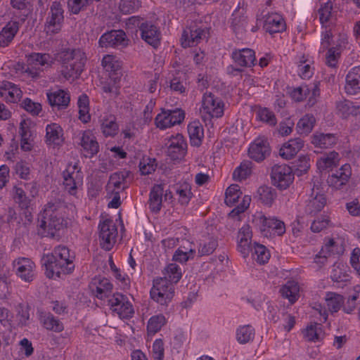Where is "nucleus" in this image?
Wrapping results in <instances>:
<instances>
[{"mask_svg":"<svg viewBox=\"0 0 360 360\" xmlns=\"http://www.w3.org/2000/svg\"><path fill=\"white\" fill-rule=\"evenodd\" d=\"M66 208L65 204L60 200L48 202L41 214L38 234L42 237H58V232L67 226Z\"/></svg>","mask_w":360,"mask_h":360,"instance_id":"obj_1","label":"nucleus"},{"mask_svg":"<svg viewBox=\"0 0 360 360\" xmlns=\"http://www.w3.org/2000/svg\"><path fill=\"white\" fill-rule=\"evenodd\" d=\"M304 336L309 341H319L323 338V333L321 323H311L304 331Z\"/></svg>","mask_w":360,"mask_h":360,"instance_id":"obj_44","label":"nucleus"},{"mask_svg":"<svg viewBox=\"0 0 360 360\" xmlns=\"http://www.w3.org/2000/svg\"><path fill=\"white\" fill-rule=\"evenodd\" d=\"M271 179L272 184L280 189H286L292 182L294 175L288 165H275L271 168Z\"/></svg>","mask_w":360,"mask_h":360,"instance_id":"obj_8","label":"nucleus"},{"mask_svg":"<svg viewBox=\"0 0 360 360\" xmlns=\"http://www.w3.org/2000/svg\"><path fill=\"white\" fill-rule=\"evenodd\" d=\"M304 141L296 138L289 140L279 150L280 155L286 160L292 158L303 147Z\"/></svg>","mask_w":360,"mask_h":360,"instance_id":"obj_26","label":"nucleus"},{"mask_svg":"<svg viewBox=\"0 0 360 360\" xmlns=\"http://www.w3.org/2000/svg\"><path fill=\"white\" fill-rule=\"evenodd\" d=\"M0 91V96H6L7 101L11 103H16L20 99L22 94L20 89L10 82H3Z\"/></svg>","mask_w":360,"mask_h":360,"instance_id":"obj_29","label":"nucleus"},{"mask_svg":"<svg viewBox=\"0 0 360 360\" xmlns=\"http://www.w3.org/2000/svg\"><path fill=\"white\" fill-rule=\"evenodd\" d=\"M188 133L191 144L195 146H199L204 137V131L201 123L196 120L191 122L188 125Z\"/></svg>","mask_w":360,"mask_h":360,"instance_id":"obj_35","label":"nucleus"},{"mask_svg":"<svg viewBox=\"0 0 360 360\" xmlns=\"http://www.w3.org/2000/svg\"><path fill=\"white\" fill-rule=\"evenodd\" d=\"M257 116L260 121L266 123L269 126H275L277 123L274 113L266 108L259 109L257 112Z\"/></svg>","mask_w":360,"mask_h":360,"instance_id":"obj_53","label":"nucleus"},{"mask_svg":"<svg viewBox=\"0 0 360 360\" xmlns=\"http://www.w3.org/2000/svg\"><path fill=\"white\" fill-rule=\"evenodd\" d=\"M232 57L235 63L241 67H250L254 65L255 61V52L250 49L235 51L233 53Z\"/></svg>","mask_w":360,"mask_h":360,"instance_id":"obj_32","label":"nucleus"},{"mask_svg":"<svg viewBox=\"0 0 360 360\" xmlns=\"http://www.w3.org/2000/svg\"><path fill=\"white\" fill-rule=\"evenodd\" d=\"M337 142V138L333 134L316 132L311 136V143L314 147L325 149L333 146Z\"/></svg>","mask_w":360,"mask_h":360,"instance_id":"obj_30","label":"nucleus"},{"mask_svg":"<svg viewBox=\"0 0 360 360\" xmlns=\"http://www.w3.org/2000/svg\"><path fill=\"white\" fill-rule=\"evenodd\" d=\"M346 242L342 237L329 238L321 250V254L342 255L345 250Z\"/></svg>","mask_w":360,"mask_h":360,"instance_id":"obj_23","label":"nucleus"},{"mask_svg":"<svg viewBox=\"0 0 360 360\" xmlns=\"http://www.w3.org/2000/svg\"><path fill=\"white\" fill-rule=\"evenodd\" d=\"M58 57L63 64L61 70L63 77L67 79L79 77L86 62L84 53L79 49H68L61 51Z\"/></svg>","mask_w":360,"mask_h":360,"instance_id":"obj_3","label":"nucleus"},{"mask_svg":"<svg viewBox=\"0 0 360 360\" xmlns=\"http://www.w3.org/2000/svg\"><path fill=\"white\" fill-rule=\"evenodd\" d=\"M110 309L120 319H129L134 314V308L127 297L120 293L113 294L108 300Z\"/></svg>","mask_w":360,"mask_h":360,"instance_id":"obj_9","label":"nucleus"},{"mask_svg":"<svg viewBox=\"0 0 360 360\" xmlns=\"http://www.w3.org/2000/svg\"><path fill=\"white\" fill-rule=\"evenodd\" d=\"M167 323V319L165 316L162 314H157L152 316L147 324V330L150 334H155L158 331L161 330L162 326H164Z\"/></svg>","mask_w":360,"mask_h":360,"instance_id":"obj_43","label":"nucleus"},{"mask_svg":"<svg viewBox=\"0 0 360 360\" xmlns=\"http://www.w3.org/2000/svg\"><path fill=\"white\" fill-rule=\"evenodd\" d=\"M176 194L179 195V202L183 205H187L192 195L190 186L187 184L180 185L176 188Z\"/></svg>","mask_w":360,"mask_h":360,"instance_id":"obj_55","label":"nucleus"},{"mask_svg":"<svg viewBox=\"0 0 360 360\" xmlns=\"http://www.w3.org/2000/svg\"><path fill=\"white\" fill-rule=\"evenodd\" d=\"M255 335V330L251 325L239 326L236 330V339L241 345L252 342Z\"/></svg>","mask_w":360,"mask_h":360,"instance_id":"obj_37","label":"nucleus"},{"mask_svg":"<svg viewBox=\"0 0 360 360\" xmlns=\"http://www.w3.org/2000/svg\"><path fill=\"white\" fill-rule=\"evenodd\" d=\"M155 160H150L149 158L143 159L139 163V170L143 175H147L151 174L155 170L156 165L154 164Z\"/></svg>","mask_w":360,"mask_h":360,"instance_id":"obj_63","label":"nucleus"},{"mask_svg":"<svg viewBox=\"0 0 360 360\" xmlns=\"http://www.w3.org/2000/svg\"><path fill=\"white\" fill-rule=\"evenodd\" d=\"M250 158L259 162L266 158L270 154V148L267 140L257 139L252 143L248 150Z\"/></svg>","mask_w":360,"mask_h":360,"instance_id":"obj_17","label":"nucleus"},{"mask_svg":"<svg viewBox=\"0 0 360 360\" xmlns=\"http://www.w3.org/2000/svg\"><path fill=\"white\" fill-rule=\"evenodd\" d=\"M325 301L328 311L335 313L342 307L345 300L343 296L340 294L328 292L326 293Z\"/></svg>","mask_w":360,"mask_h":360,"instance_id":"obj_40","label":"nucleus"},{"mask_svg":"<svg viewBox=\"0 0 360 360\" xmlns=\"http://www.w3.org/2000/svg\"><path fill=\"white\" fill-rule=\"evenodd\" d=\"M46 131V142L49 144L59 145L63 141V129L58 124H48Z\"/></svg>","mask_w":360,"mask_h":360,"instance_id":"obj_39","label":"nucleus"},{"mask_svg":"<svg viewBox=\"0 0 360 360\" xmlns=\"http://www.w3.org/2000/svg\"><path fill=\"white\" fill-rule=\"evenodd\" d=\"M91 4V0H68L69 11L73 14H78Z\"/></svg>","mask_w":360,"mask_h":360,"instance_id":"obj_56","label":"nucleus"},{"mask_svg":"<svg viewBox=\"0 0 360 360\" xmlns=\"http://www.w3.org/2000/svg\"><path fill=\"white\" fill-rule=\"evenodd\" d=\"M186 149L187 143L181 134H177L169 140L167 155L171 159L174 160L182 159L186 153Z\"/></svg>","mask_w":360,"mask_h":360,"instance_id":"obj_13","label":"nucleus"},{"mask_svg":"<svg viewBox=\"0 0 360 360\" xmlns=\"http://www.w3.org/2000/svg\"><path fill=\"white\" fill-rule=\"evenodd\" d=\"M242 194L239 186L236 184L231 185L226 191L225 203L229 206H233Z\"/></svg>","mask_w":360,"mask_h":360,"instance_id":"obj_49","label":"nucleus"},{"mask_svg":"<svg viewBox=\"0 0 360 360\" xmlns=\"http://www.w3.org/2000/svg\"><path fill=\"white\" fill-rule=\"evenodd\" d=\"M99 243L105 250H110L116 242L117 229L111 219H105L98 225Z\"/></svg>","mask_w":360,"mask_h":360,"instance_id":"obj_6","label":"nucleus"},{"mask_svg":"<svg viewBox=\"0 0 360 360\" xmlns=\"http://www.w3.org/2000/svg\"><path fill=\"white\" fill-rule=\"evenodd\" d=\"M89 287L94 297L104 300L112 295L113 286L108 278L98 276L91 279Z\"/></svg>","mask_w":360,"mask_h":360,"instance_id":"obj_11","label":"nucleus"},{"mask_svg":"<svg viewBox=\"0 0 360 360\" xmlns=\"http://www.w3.org/2000/svg\"><path fill=\"white\" fill-rule=\"evenodd\" d=\"M181 277V271H165L164 276L155 278L150 290V298L158 304L167 307L174 296V285Z\"/></svg>","mask_w":360,"mask_h":360,"instance_id":"obj_2","label":"nucleus"},{"mask_svg":"<svg viewBox=\"0 0 360 360\" xmlns=\"http://www.w3.org/2000/svg\"><path fill=\"white\" fill-rule=\"evenodd\" d=\"M257 193L261 202L268 206H270L274 202L276 193L271 187L261 186L258 188Z\"/></svg>","mask_w":360,"mask_h":360,"instance_id":"obj_46","label":"nucleus"},{"mask_svg":"<svg viewBox=\"0 0 360 360\" xmlns=\"http://www.w3.org/2000/svg\"><path fill=\"white\" fill-rule=\"evenodd\" d=\"M141 6L139 0H120L119 8L124 14H130L137 11Z\"/></svg>","mask_w":360,"mask_h":360,"instance_id":"obj_51","label":"nucleus"},{"mask_svg":"<svg viewBox=\"0 0 360 360\" xmlns=\"http://www.w3.org/2000/svg\"><path fill=\"white\" fill-rule=\"evenodd\" d=\"M131 172L127 170L120 171L112 174L106 186L107 191L110 192L124 191L128 187L127 179Z\"/></svg>","mask_w":360,"mask_h":360,"instance_id":"obj_20","label":"nucleus"},{"mask_svg":"<svg viewBox=\"0 0 360 360\" xmlns=\"http://www.w3.org/2000/svg\"><path fill=\"white\" fill-rule=\"evenodd\" d=\"M254 255L256 256L254 259L260 264L266 263L270 257V254L265 246L258 243H255Z\"/></svg>","mask_w":360,"mask_h":360,"instance_id":"obj_50","label":"nucleus"},{"mask_svg":"<svg viewBox=\"0 0 360 360\" xmlns=\"http://www.w3.org/2000/svg\"><path fill=\"white\" fill-rule=\"evenodd\" d=\"M329 219L327 217H323L315 219L311 226V230L314 233H319L327 228L329 224Z\"/></svg>","mask_w":360,"mask_h":360,"instance_id":"obj_64","label":"nucleus"},{"mask_svg":"<svg viewBox=\"0 0 360 360\" xmlns=\"http://www.w3.org/2000/svg\"><path fill=\"white\" fill-rule=\"evenodd\" d=\"M50 58V56L46 53H34L31 54L28 58V65L22 68L23 72L32 79L40 77L42 71L40 66L49 65Z\"/></svg>","mask_w":360,"mask_h":360,"instance_id":"obj_10","label":"nucleus"},{"mask_svg":"<svg viewBox=\"0 0 360 360\" xmlns=\"http://www.w3.org/2000/svg\"><path fill=\"white\" fill-rule=\"evenodd\" d=\"M280 292L283 297L294 304L300 297V285L297 281L290 280L281 288Z\"/></svg>","mask_w":360,"mask_h":360,"instance_id":"obj_33","label":"nucleus"},{"mask_svg":"<svg viewBox=\"0 0 360 360\" xmlns=\"http://www.w3.org/2000/svg\"><path fill=\"white\" fill-rule=\"evenodd\" d=\"M19 30L18 21L8 22L0 32V46H7Z\"/></svg>","mask_w":360,"mask_h":360,"instance_id":"obj_28","label":"nucleus"},{"mask_svg":"<svg viewBox=\"0 0 360 360\" xmlns=\"http://www.w3.org/2000/svg\"><path fill=\"white\" fill-rule=\"evenodd\" d=\"M22 106L25 110L33 115H37L41 110V105L39 103L33 102L30 98H25L22 102Z\"/></svg>","mask_w":360,"mask_h":360,"instance_id":"obj_62","label":"nucleus"},{"mask_svg":"<svg viewBox=\"0 0 360 360\" xmlns=\"http://www.w3.org/2000/svg\"><path fill=\"white\" fill-rule=\"evenodd\" d=\"M252 162L250 160H244L239 167L233 172V176L235 179H245L252 172Z\"/></svg>","mask_w":360,"mask_h":360,"instance_id":"obj_47","label":"nucleus"},{"mask_svg":"<svg viewBox=\"0 0 360 360\" xmlns=\"http://www.w3.org/2000/svg\"><path fill=\"white\" fill-rule=\"evenodd\" d=\"M63 9L60 2L53 1L50 8V17L46 22L48 32L57 33L61 29L63 22Z\"/></svg>","mask_w":360,"mask_h":360,"instance_id":"obj_12","label":"nucleus"},{"mask_svg":"<svg viewBox=\"0 0 360 360\" xmlns=\"http://www.w3.org/2000/svg\"><path fill=\"white\" fill-rule=\"evenodd\" d=\"M319 94L320 90L318 82H313L309 84L303 83L290 91L291 98L296 102H301L308 97V105L309 106L315 104L316 98L319 96Z\"/></svg>","mask_w":360,"mask_h":360,"instance_id":"obj_7","label":"nucleus"},{"mask_svg":"<svg viewBox=\"0 0 360 360\" xmlns=\"http://www.w3.org/2000/svg\"><path fill=\"white\" fill-rule=\"evenodd\" d=\"M316 119L313 115H306L302 117L297 124V130L300 134L307 135L309 134L315 124Z\"/></svg>","mask_w":360,"mask_h":360,"instance_id":"obj_42","label":"nucleus"},{"mask_svg":"<svg viewBox=\"0 0 360 360\" xmlns=\"http://www.w3.org/2000/svg\"><path fill=\"white\" fill-rule=\"evenodd\" d=\"M75 169L76 166L75 165L73 169ZM79 172H75V170L70 172L68 169H67L63 172V184L65 188L70 194L73 195L76 194L77 185L80 182L79 179L77 178Z\"/></svg>","mask_w":360,"mask_h":360,"instance_id":"obj_36","label":"nucleus"},{"mask_svg":"<svg viewBox=\"0 0 360 360\" xmlns=\"http://www.w3.org/2000/svg\"><path fill=\"white\" fill-rule=\"evenodd\" d=\"M326 200L323 194L312 191L306 205V212L313 214L320 212L325 206Z\"/></svg>","mask_w":360,"mask_h":360,"instance_id":"obj_34","label":"nucleus"},{"mask_svg":"<svg viewBox=\"0 0 360 360\" xmlns=\"http://www.w3.org/2000/svg\"><path fill=\"white\" fill-rule=\"evenodd\" d=\"M156 126L160 129H166L172 126L169 110H162L155 117Z\"/></svg>","mask_w":360,"mask_h":360,"instance_id":"obj_57","label":"nucleus"},{"mask_svg":"<svg viewBox=\"0 0 360 360\" xmlns=\"http://www.w3.org/2000/svg\"><path fill=\"white\" fill-rule=\"evenodd\" d=\"M337 113L342 118H347L349 116H356L360 114V105H354L350 101L342 100L336 103Z\"/></svg>","mask_w":360,"mask_h":360,"instance_id":"obj_31","label":"nucleus"},{"mask_svg":"<svg viewBox=\"0 0 360 360\" xmlns=\"http://www.w3.org/2000/svg\"><path fill=\"white\" fill-rule=\"evenodd\" d=\"M47 98L53 110H60L65 109L70 101V94L62 89L49 92L46 94Z\"/></svg>","mask_w":360,"mask_h":360,"instance_id":"obj_18","label":"nucleus"},{"mask_svg":"<svg viewBox=\"0 0 360 360\" xmlns=\"http://www.w3.org/2000/svg\"><path fill=\"white\" fill-rule=\"evenodd\" d=\"M13 199L19 205L21 209L28 210L31 205V199L26 196L24 190L19 187H14Z\"/></svg>","mask_w":360,"mask_h":360,"instance_id":"obj_48","label":"nucleus"},{"mask_svg":"<svg viewBox=\"0 0 360 360\" xmlns=\"http://www.w3.org/2000/svg\"><path fill=\"white\" fill-rule=\"evenodd\" d=\"M259 221L264 226L262 231H264L266 228L271 229L278 236H282L285 232L284 222L276 218L262 216L259 217Z\"/></svg>","mask_w":360,"mask_h":360,"instance_id":"obj_38","label":"nucleus"},{"mask_svg":"<svg viewBox=\"0 0 360 360\" xmlns=\"http://www.w3.org/2000/svg\"><path fill=\"white\" fill-rule=\"evenodd\" d=\"M139 29L141 38L153 47H158L160 41V32L158 27L150 22H143Z\"/></svg>","mask_w":360,"mask_h":360,"instance_id":"obj_16","label":"nucleus"},{"mask_svg":"<svg viewBox=\"0 0 360 360\" xmlns=\"http://www.w3.org/2000/svg\"><path fill=\"white\" fill-rule=\"evenodd\" d=\"M113 115L103 117L101 120V129L105 136H113L118 131V125Z\"/></svg>","mask_w":360,"mask_h":360,"instance_id":"obj_41","label":"nucleus"},{"mask_svg":"<svg viewBox=\"0 0 360 360\" xmlns=\"http://www.w3.org/2000/svg\"><path fill=\"white\" fill-rule=\"evenodd\" d=\"M345 92L348 95L360 94V66L351 69L346 76Z\"/></svg>","mask_w":360,"mask_h":360,"instance_id":"obj_22","label":"nucleus"},{"mask_svg":"<svg viewBox=\"0 0 360 360\" xmlns=\"http://www.w3.org/2000/svg\"><path fill=\"white\" fill-rule=\"evenodd\" d=\"M333 8L332 3L328 1L321 5L319 9V19L321 24H324L329 21L331 17V11Z\"/></svg>","mask_w":360,"mask_h":360,"instance_id":"obj_58","label":"nucleus"},{"mask_svg":"<svg viewBox=\"0 0 360 360\" xmlns=\"http://www.w3.org/2000/svg\"><path fill=\"white\" fill-rule=\"evenodd\" d=\"M352 174L351 167L349 164L343 165L335 173L328 179V184L336 189H340L348 181Z\"/></svg>","mask_w":360,"mask_h":360,"instance_id":"obj_21","label":"nucleus"},{"mask_svg":"<svg viewBox=\"0 0 360 360\" xmlns=\"http://www.w3.org/2000/svg\"><path fill=\"white\" fill-rule=\"evenodd\" d=\"M80 145L85 151V156L91 158L98 152V143L93 134L86 131L82 134Z\"/></svg>","mask_w":360,"mask_h":360,"instance_id":"obj_24","label":"nucleus"},{"mask_svg":"<svg viewBox=\"0 0 360 360\" xmlns=\"http://www.w3.org/2000/svg\"><path fill=\"white\" fill-rule=\"evenodd\" d=\"M38 316L40 323L47 330L60 333L64 330L63 323L51 313L43 310L38 311Z\"/></svg>","mask_w":360,"mask_h":360,"instance_id":"obj_19","label":"nucleus"},{"mask_svg":"<svg viewBox=\"0 0 360 360\" xmlns=\"http://www.w3.org/2000/svg\"><path fill=\"white\" fill-rule=\"evenodd\" d=\"M98 42L101 47L125 46L127 45L126 34L122 30H111L104 33Z\"/></svg>","mask_w":360,"mask_h":360,"instance_id":"obj_14","label":"nucleus"},{"mask_svg":"<svg viewBox=\"0 0 360 360\" xmlns=\"http://www.w3.org/2000/svg\"><path fill=\"white\" fill-rule=\"evenodd\" d=\"M250 201V196L245 195L242 202L229 213V216L231 217L239 216V214L244 212L245 210L249 207Z\"/></svg>","mask_w":360,"mask_h":360,"instance_id":"obj_61","label":"nucleus"},{"mask_svg":"<svg viewBox=\"0 0 360 360\" xmlns=\"http://www.w3.org/2000/svg\"><path fill=\"white\" fill-rule=\"evenodd\" d=\"M264 27L270 34L282 32L285 28L283 18L277 13L268 14L265 17Z\"/></svg>","mask_w":360,"mask_h":360,"instance_id":"obj_25","label":"nucleus"},{"mask_svg":"<svg viewBox=\"0 0 360 360\" xmlns=\"http://www.w3.org/2000/svg\"><path fill=\"white\" fill-rule=\"evenodd\" d=\"M207 32L196 26L185 30L182 34L181 45L183 47H189L198 44L202 39L207 37Z\"/></svg>","mask_w":360,"mask_h":360,"instance_id":"obj_15","label":"nucleus"},{"mask_svg":"<svg viewBox=\"0 0 360 360\" xmlns=\"http://www.w3.org/2000/svg\"><path fill=\"white\" fill-rule=\"evenodd\" d=\"M164 192V186L162 184H156L151 188L148 204L153 212L157 213L161 210Z\"/></svg>","mask_w":360,"mask_h":360,"instance_id":"obj_27","label":"nucleus"},{"mask_svg":"<svg viewBox=\"0 0 360 360\" xmlns=\"http://www.w3.org/2000/svg\"><path fill=\"white\" fill-rule=\"evenodd\" d=\"M72 258L70 256L69 249L66 247L59 246L54 251V255H47L41 259V264L46 270L65 268L66 270H72L75 265Z\"/></svg>","mask_w":360,"mask_h":360,"instance_id":"obj_4","label":"nucleus"},{"mask_svg":"<svg viewBox=\"0 0 360 360\" xmlns=\"http://www.w3.org/2000/svg\"><path fill=\"white\" fill-rule=\"evenodd\" d=\"M13 268L16 270H32L35 265L30 259L22 257L13 262Z\"/></svg>","mask_w":360,"mask_h":360,"instance_id":"obj_60","label":"nucleus"},{"mask_svg":"<svg viewBox=\"0 0 360 360\" xmlns=\"http://www.w3.org/2000/svg\"><path fill=\"white\" fill-rule=\"evenodd\" d=\"M96 264L97 265L96 269L101 270L108 269V265L110 266V270H119L116 268L112 257H104L103 256H98L95 259Z\"/></svg>","mask_w":360,"mask_h":360,"instance_id":"obj_59","label":"nucleus"},{"mask_svg":"<svg viewBox=\"0 0 360 360\" xmlns=\"http://www.w3.org/2000/svg\"><path fill=\"white\" fill-rule=\"evenodd\" d=\"M337 288H343L350 282L351 276L347 271H333L330 276Z\"/></svg>","mask_w":360,"mask_h":360,"instance_id":"obj_54","label":"nucleus"},{"mask_svg":"<svg viewBox=\"0 0 360 360\" xmlns=\"http://www.w3.org/2000/svg\"><path fill=\"white\" fill-rule=\"evenodd\" d=\"M200 113L205 122L212 118H219L224 114V103L212 93H205L202 97Z\"/></svg>","mask_w":360,"mask_h":360,"instance_id":"obj_5","label":"nucleus"},{"mask_svg":"<svg viewBox=\"0 0 360 360\" xmlns=\"http://www.w3.org/2000/svg\"><path fill=\"white\" fill-rule=\"evenodd\" d=\"M338 153L335 151H332L328 154L323 155L317 161V167L319 169L324 170L335 166L338 162Z\"/></svg>","mask_w":360,"mask_h":360,"instance_id":"obj_45","label":"nucleus"},{"mask_svg":"<svg viewBox=\"0 0 360 360\" xmlns=\"http://www.w3.org/2000/svg\"><path fill=\"white\" fill-rule=\"evenodd\" d=\"M151 354L153 360H165V345L162 339H156L152 345Z\"/></svg>","mask_w":360,"mask_h":360,"instance_id":"obj_52","label":"nucleus"}]
</instances>
